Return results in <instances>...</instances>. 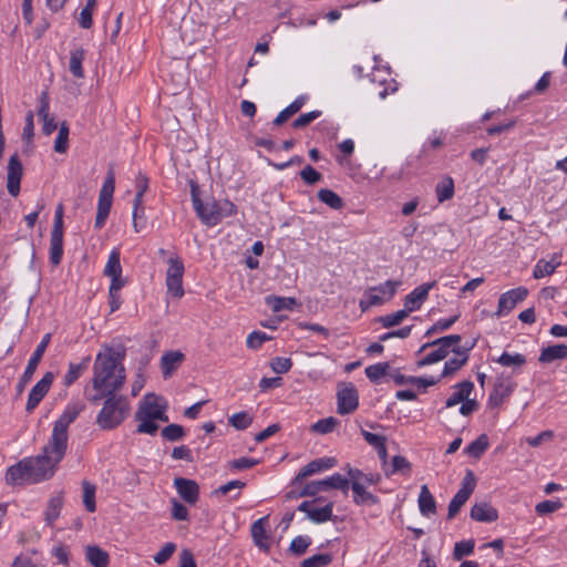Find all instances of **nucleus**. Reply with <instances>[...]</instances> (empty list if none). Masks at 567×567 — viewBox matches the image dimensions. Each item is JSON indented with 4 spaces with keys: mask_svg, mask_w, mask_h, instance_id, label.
<instances>
[{
    "mask_svg": "<svg viewBox=\"0 0 567 567\" xmlns=\"http://www.w3.org/2000/svg\"><path fill=\"white\" fill-rule=\"evenodd\" d=\"M84 405L72 403L66 406L61 416L54 422L51 437L42 453L35 457H25L10 466L6 472V483L11 486L37 484L51 478L55 466L62 461L68 449V429L73 423Z\"/></svg>",
    "mask_w": 567,
    "mask_h": 567,
    "instance_id": "obj_1",
    "label": "nucleus"
},
{
    "mask_svg": "<svg viewBox=\"0 0 567 567\" xmlns=\"http://www.w3.org/2000/svg\"><path fill=\"white\" fill-rule=\"evenodd\" d=\"M126 350L123 346H102L93 364L94 390H118L125 381L123 360Z\"/></svg>",
    "mask_w": 567,
    "mask_h": 567,
    "instance_id": "obj_2",
    "label": "nucleus"
},
{
    "mask_svg": "<svg viewBox=\"0 0 567 567\" xmlns=\"http://www.w3.org/2000/svg\"><path fill=\"white\" fill-rule=\"evenodd\" d=\"M99 400H103V405L96 416V424L102 430H113L128 416L130 402L126 395L120 392H100L91 398L93 402Z\"/></svg>",
    "mask_w": 567,
    "mask_h": 567,
    "instance_id": "obj_3",
    "label": "nucleus"
},
{
    "mask_svg": "<svg viewBox=\"0 0 567 567\" xmlns=\"http://www.w3.org/2000/svg\"><path fill=\"white\" fill-rule=\"evenodd\" d=\"M190 195L193 208L197 217L206 226H216L224 218L234 216L237 213L236 205L228 199L217 200L212 198L204 203L199 197L198 186L196 184L190 185Z\"/></svg>",
    "mask_w": 567,
    "mask_h": 567,
    "instance_id": "obj_4",
    "label": "nucleus"
},
{
    "mask_svg": "<svg viewBox=\"0 0 567 567\" xmlns=\"http://www.w3.org/2000/svg\"><path fill=\"white\" fill-rule=\"evenodd\" d=\"M166 410L167 401L162 395L155 392H147L135 414V419L140 422L136 431L138 433L154 435L158 430V425L155 421H168Z\"/></svg>",
    "mask_w": 567,
    "mask_h": 567,
    "instance_id": "obj_5",
    "label": "nucleus"
},
{
    "mask_svg": "<svg viewBox=\"0 0 567 567\" xmlns=\"http://www.w3.org/2000/svg\"><path fill=\"white\" fill-rule=\"evenodd\" d=\"M462 338L460 334H450L439 338L432 342L424 343L417 351L423 352L427 348H433L432 351L426 353L422 359L417 361L419 367L430 365L445 359L451 351L452 347L458 346Z\"/></svg>",
    "mask_w": 567,
    "mask_h": 567,
    "instance_id": "obj_6",
    "label": "nucleus"
},
{
    "mask_svg": "<svg viewBox=\"0 0 567 567\" xmlns=\"http://www.w3.org/2000/svg\"><path fill=\"white\" fill-rule=\"evenodd\" d=\"M401 285L400 280H386L378 286L369 287L364 290L363 297L359 301L360 309L365 311L371 307L381 306L390 301Z\"/></svg>",
    "mask_w": 567,
    "mask_h": 567,
    "instance_id": "obj_7",
    "label": "nucleus"
},
{
    "mask_svg": "<svg viewBox=\"0 0 567 567\" xmlns=\"http://www.w3.org/2000/svg\"><path fill=\"white\" fill-rule=\"evenodd\" d=\"M168 268L166 270V288L167 293L174 298H182L184 296L183 276L184 262L178 256H172L167 260Z\"/></svg>",
    "mask_w": 567,
    "mask_h": 567,
    "instance_id": "obj_8",
    "label": "nucleus"
},
{
    "mask_svg": "<svg viewBox=\"0 0 567 567\" xmlns=\"http://www.w3.org/2000/svg\"><path fill=\"white\" fill-rule=\"evenodd\" d=\"M332 488L347 492L349 488V480L343 477L341 474L336 473L321 481H311L302 487L299 492V496H315L320 492H326Z\"/></svg>",
    "mask_w": 567,
    "mask_h": 567,
    "instance_id": "obj_9",
    "label": "nucleus"
},
{
    "mask_svg": "<svg viewBox=\"0 0 567 567\" xmlns=\"http://www.w3.org/2000/svg\"><path fill=\"white\" fill-rule=\"evenodd\" d=\"M476 486V477L473 471L468 470L462 480V486L451 499L447 509V519H452L467 502Z\"/></svg>",
    "mask_w": 567,
    "mask_h": 567,
    "instance_id": "obj_10",
    "label": "nucleus"
},
{
    "mask_svg": "<svg viewBox=\"0 0 567 567\" xmlns=\"http://www.w3.org/2000/svg\"><path fill=\"white\" fill-rule=\"evenodd\" d=\"M388 379L392 380L396 386H406L408 390H425L439 382V378L430 377H412L404 375L399 371L388 373Z\"/></svg>",
    "mask_w": 567,
    "mask_h": 567,
    "instance_id": "obj_11",
    "label": "nucleus"
},
{
    "mask_svg": "<svg viewBox=\"0 0 567 567\" xmlns=\"http://www.w3.org/2000/svg\"><path fill=\"white\" fill-rule=\"evenodd\" d=\"M51 341V333H45L42 337V340L37 346L34 352L32 353L31 358L29 359L28 365L23 372V375L21 380L19 381L18 388L19 390H22L27 383L31 380L34 371L38 368L39 362L41 361L49 343Z\"/></svg>",
    "mask_w": 567,
    "mask_h": 567,
    "instance_id": "obj_12",
    "label": "nucleus"
},
{
    "mask_svg": "<svg viewBox=\"0 0 567 567\" xmlns=\"http://www.w3.org/2000/svg\"><path fill=\"white\" fill-rule=\"evenodd\" d=\"M528 295V290L524 287L511 289L501 295L498 299V308L496 315L504 317L508 315L518 302L523 301Z\"/></svg>",
    "mask_w": 567,
    "mask_h": 567,
    "instance_id": "obj_13",
    "label": "nucleus"
},
{
    "mask_svg": "<svg viewBox=\"0 0 567 567\" xmlns=\"http://www.w3.org/2000/svg\"><path fill=\"white\" fill-rule=\"evenodd\" d=\"M23 175V167L18 154L9 158L7 166V189L12 197H17L20 193V183Z\"/></svg>",
    "mask_w": 567,
    "mask_h": 567,
    "instance_id": "obj_14",
    "label": "nucleus"
},
{
    "mask_svg": "<svg viewBox=\"0 0 567 567\" xmlns=\"http://www.w3.org/2000/svg\"><path fill=\"white\" fill-rule=\"evenodd\" d=\"M436 285V281L426 282L414 288L404 298V308L411 313L419 310L429 297V292Z\"/></svg>",
    "mask_w": 567,
    "mask_h": 567,
    "instance_id": "obj_15",
    "label": "nucleus"
},
{
    "mask_svg": "<svg viewBox=\"0 0 567 567\" xmlns=\"http://www.w3.org/2000/svg\"><path fill=\"white\" fill-rule=\"evenodd\" d=\"M474 347V343L470 344L467 348H460L458 346L452 347V351L454 352V357L449 359L444 363V368L439 379L441 377H447L460 370L468 360V351Z\"/></svg>",
    "mask_w": 567,
    "mask_h": 567,
    "instance_id": "obj_16",
    "label": "nucleus"
},
{
    "mask_svg": "<svg viewBox=\"0 0 567 567\" xmlns=\"http://www.w3.org/2000/svg\"><path fill=\"white\" fill-rule=\"evenodd\" d=\"M114 190L115 176L113 171H109L99 194L97 210L111 212Z\"/></svg>",
    "mask_w": 567,
    "mask_h": 567,
    "instance_id": "obj_17",
    "label": "nucleus"
},
{
    "mask_svg": "<svg viewBox=\"0 0 567 567\" xmlns=\"http://www.w3.org/2000/svg\"><path fill=\"white\" fill-rule=\"evenodd\" d=\"M337 464V461L334 457H321L316 458L308 463L306 466H303L297 476L293 478V484L301 483L306 477L311 476L318 472H321L323 470H328L333 467Z\"/></svg>",
    "mask_w": 567,
    "mask_h": 567,
    "instance_id": "obj_18",
    "label": "nucleus"
},
{
    "mask_svg": "<svg viewBox=\"0 0 567 567\" xmlns=\"http://www.w3.org/2000/svg\"><path fill=\"white\" fill-rule=\"evenodd\" d=\"M174 485L179 494V496L187 502L188 504H195L198 499L199 486L198 484L188 478L176 477L174 480Z\"/></svg>",
    "mask_w": 567,
    "mask_h": 567,
    "instance_id": "obj_19",
    "label": "nucleus"
},
{
    "mask_svg": "<svg viewBox=\"0 0 567 567\" xmlns=\"http://www.w3.org/2000/svg\"><path fill=\"white\" fill-rule=\"evenodd\" d=\"M470 516L476 522L492 523L497 520L498 512L491 504L483 502L472 506Z\"/></svg>",
    "mask_w": 567,
    "mask_h": 567,
    "instance_id": "obj_20",
    "label": "nucleus"
},
{
    "mask_svg": "<svg viewBox=\"0 0 567 567\" xmlns=\"http://www.w3.org/2000/svg\"><path fill=\"white\" fill-rule=\"evenodd\" d=\"M471 392H455L446 401V408L454 406L461 403L460 412L462 415L467 416L477 410V403L475 400L468 399Z\"/></svg>",
    "mask_w": 567,
    "mask_h": 567,
    "instance_id": "obj_21",
    "label": "nucleus"
},
{
    "mask_svg": "<svg viewBox=\"0 0 567 567\" xmlns=\"http://www.w3.org/2000/svg\"><path fill=\"white\" fill-rule=\"evenodd\" d=\"M337 412L339 414H349L358 409V392H337Z\"/></svg>",
    "mask_w": 567,
    "mask_h": 567,
    "instance_id": "obj_22",
    "label": "nucleus"
},
{
    "mask_svg": "<svg viewBox=\"0 0 567 567\" xmlns=\"http://www.w3.org/2000/svg\"><path fill=\"white\" fill-rule=\"evenodd\" d=\"M183 360L184 354L178 350L165 352L161 358V369L164 378L171 377L179 368Z\"/></svg>",
    "mask_w": 567,
    "mask_h": 567,
    "instance_id": "obj_23",
    "label": "nucleus"
},
{
    "mask_svg": "<svg viewBox=\"0 0 567 567\" xmlns=\"http://www.w3.org/2000/svg\"><path fill=\"white\" fill-rule=\"evenodd\" d=\"M85 558L93 567H107L110 564L109 553L96 545L86 546Z\"/></svg>",
    "mask_w": 567,
    "mask_h": 567,
    "instance_id": "obj_24",
    "label": "nucleus"
},
{
    "mask_svg": "<svg viewBox=\"0 0 567 567\" xmlns=\"http://www.w3.org/2000/svg\"><path fill=\"white\" fill-rule=\"evenodd\" d=\"M351 488L353 492V502L357 505H375L380 502L377 495L368 492L363 484H360L358 481L351 483Z\"/></svg>",
    "mask_w": 567,
    "mask_h": 567,
    "instance_id": "obj_25",
    "label": "nucleus"
},
{
    "mask_svg": "<svg viewBox=\"0 0 567 567\" xmlns=\"http://www.w3.org/2000/svg\"><path fill=\"white\" fill-rule=\"evenodd\" d=\"M417 503L420 512L423 516L429 517L430 515L436 514V502L427 485L421 486Z\"/></svg>",
    "mask_w": 567,
    "mask_h": 567,
    "instance_id": "obj_26",
    "label": "nucleus"
},
{
    "mask_svg": "<svg viewBox=\"0 0 567 567\" xmlns=\"http://www.w3.org/2000/svg\"><path fill=\"white\" fill-rule=\"evenodd\" d=\"M144 196L143 195H136L133 199V212H132V218H133V228L135 233H141L145 226H146V218L144 216Z\"/></svg>",
    "mask_w": 567,
    "mask_h": 567,
    "instance_id": "obj_27",
    "label": "nucleus"
},
{
    "mask_svg": "<svg viewBox=\"0 0 567 567\" xmlns=\"http://www.w3.org/2000/svg\"><path fill=\"white\" fill-rule=\"evenodd\" d=\"M63 493L60 492L56 495L52 496L47 505L45 509V523L49 526H53L54 522L60 516L61 509L63 507Z\"/></svg>",
    "mask_w": 567,
    "mask_h": 567,
    "instance_id": "obj_28",
    "label": "nucleus"
},
{
    "mask_svg": "<svg viewBox=\"0 0 567 567\" xmlns=\"http://www.w3.org/2000/svg\"><path fill=\"white\" fill-rule=\"evenodd\" d=\"M265 519L266 518H259L251 525V537L254 539V543L257 547L260 549H264L266 551L269 550V544H268V535L265 528Z\"/></svg>",
    "mask_w": 567,
    "mask_h": 567,
    "instance_id": "obj_29",
    "label": "nucleus"
},
{
    "mask_svg": "<svg viewBox=\"0 0 567 567\" xmlns=\"http://www.w3.org/2000/svg\"><path fill=\"white\" fill-rule=\"evenodd\" d=\"M567 358V346L566 344H554L544 348L539 355V361L543 363H551L556 360H563Z\"/></svg>",
    "mask_w": 567,
    "mask_h": 567,
    "instance_id": "obj_30",
    "label": "nucleus"
},
{
    "mask_svg": "<svg viewBox=\"0 0 567 567\" xmlns=\"http://www.w3.org/2000/svg\"><path fill=\"white\" fill-rule=\"evenodd\" d=\"M85 50L82 48H75L70 52L69 70L71 74L76 79L84 78V71L82 63L85 59Z\"/></svg>",
    "mask_w": 567,
    "mask_h": 567,
    "instance_id": "obj_31",
    "label": "nucleus"
},
{
    "mask_svg": "<svg viewBox=\"0 0 567 567\" xmlns=\"http://www.w3.org/2000/svg\"><path fill=\"white\" fill-rule=\"evenodd\" d=\"M91 358L85 357L82 359L80 363H70L69 370L63 378V385L71 386L75 380L80 378V375L87 369L90 364Z\"/></svg>",
    "mask_w": 567,
    "mask_h": 567,
    "instance_id": "obj_32",
    "label": "nucleus"
},
{
    "mask_svg": "<svg viewBox=\"0 0 567 567\" xmlns=\"http://www.w3.org/2000/svg\"><path fill=\"white\" fill-rule=\"evenodd\" d=\"M560 265L557 257H553L550 260L540 259L534 267L533 276L536 279L544 278L551 275L556 268Z\"/></svg>",
    "mask_w": 567,
    "mask_h": 567,
    "instance_id": "obj_33",
    "label": "nucleus"
},
{
    "mask_svg": "<svg viewBox=\"0 0 567 567\" xmlns=\"http://www.w3.org/2000/svg\"><path fill=\"white\" fill-rule=\"evenodd\" d=\"M439 203L451 199L454 196V181L450 176L443 177L435 186Z\"/></svg>",
    "mask_w": 567,
    "mask_h": 567,
    "instance_id": "obj_34",
    "label": "nucleus"
},
{
    "mask_svg": "<svg viewBox=\"0 0 567 567\" xmlns=\"http://www.w3.org/2000/svg\"><path fill=\"white\" fill-rule=\"evenodd\" d=\"M103 274L106 277L122 275L121 254L118 249L114 248L110 252Z\"/></svg>",
    "mask_w": 567,
    "mask_h": 567,
    "instance_id": "obj_35",
    "label": "nucleus"
},
{
    "mask_svg": "<svg viewBox=\"0 0 567 567\" xmlns=\"http://www.w3.org/2000/svg\"><path fill=\"white\" fill-rule=\"evenodd\" d=\"M348 474L351 480V483L353 481H358L360 484H363L364 487L367 485H375L381 481L380 474H378V473L365 474L358 468H354V470L350 468Z\"/></svg>",
    "mask_w": 567,
    "mask_h": 567,
    "instance_id": "obj_36",
    "label": "nucleus"
},
{
    "mask_svg": "<svg viewBox=\"0 0 567 567\" xmlns=\"http://www.w3.org/2000/svg\"><path fill=\"white\" fill-rule=\"evenodd\" d=\"M488 447V437L486 434H481L476 440L470 443L465 453L472 457L480 458Z\"/></svg>",
    "mask_w": 567,
    "mask_h": 567,
    "instance_id": "obj_37",
    "label": "nucleus"
},
{
    "mask_svg": "<svg viewBox=\"0 0 567 567\" xmlns=\"http://www.w3.org/2000/svg\"><path fill=\"white\" fill-rule=\"evenodd\" d=\"M332 511V502L328 503L327 505L320 508L312 507V509L308 512V518L313 523L321 524L331 519Z\"/></svg>",
    "mask_w": 567,
    "mask_h": 567,
    "instance_id": "obj_38",
    "label": "nucleus"
},
{
    "mask_svg": "<svg viewBox=\"0 0 567 567\" xmlns=\"http://www.w3.org/2000/svg\"><path fill=\"white\" fill-rule=\"evenodd\" d=\"M412 470L411 463L408 461L406 457L402 455H395L392 458V466L391 470H385L384 473L389 477L395 473H401L403 475H410Z\"/></svg>",
    "mask_w": 567,
    "mask_h": 567,
    "instance_id": "obj_39",
    "label": "nucleus"
},
{
    "mask_svg": "<svg viewBox=\"0 0 567 567\" xmlns=\"http://www.w3.org/2000/svg\"><path fill=\"white\" fill-rule=\"evenodd\" d=\"M318 198L332 209H341L343 207L342 198L331 189L322 188L318 192Z\"/></svg>",
    "mask_w": 567,
    "mask_h": 567,
    "instance_id": "obj_40",
    "label": "nucleus"
},
{
    "mask_svg": "<svg viewBox=\"0 0 567 567\" xmlns=\"http://www.w3.org/2000/svg\"><path fill=\"white\" fill-rule=\"evenodd\" d=\"M69 133L70 128L64 121L60 124L58 136L54 141V151L60 154L66 153L69 148Z\"/></svg>",
    "mask_w": 567,
    "mask_h": 567,
    "instance_id": "obj_41",
    "label": "nucleus"
},
{
    "mask_svg": "<svg viewBox=\"0 0 567 567\" xmlns=\"http://www.w3.org/2000/svg\"><path fill=\"white\" fill-rule=\"evenodd\" d=\"M63 257V236H52L50 238V262L58 266Z\"/></svg>",
    "mask_w": 567,
    "mask_h": 567,
    "instance_id": "obj_42",
    "label": "nucleus"
},
{
    "mask_svg": "<svg viewBox=\"0 0 567 567\" xmlns=\"http://www.w3.org/2000/svg\"><path fill=\"white\" fill-rule=\"evenodd\" d=\"M496 362L506 368H519L526 363V358L520 353L503 352Z\"/></svg>",
    "mask_w": 567,
    "mask_h": 567,
    "instance_id": "obj_43",
    "label": "nucleus"
},
{
    "mask_svg": "<svg viewBox=\"0 0 567 567\" xmlns=\"http://www.w3.org/2000/svg\"><path fill=\"white\" fill-rule=\"evenodd\" d=\"M409 311L404 308L393 313H389L379 318V322L383 328L389 329L399 326L408 316Z\"/></svg>",
    "mask_w": 567,
    "mask_h": 567,
    "instance_id": "obj_44",
    "label": "nucleus"
},
{
    "mask_svg": "<svg viewBox=\"0 0 567 567\" xmlns=\"http://www.w3.org/2000/svg\"><path fill=\"white\" fill-rule=\"evenodd\" d=\"M390 364L386 362L372 364L365 368V375L372 382H378L382 378H388Z\"/></svg>",
    "mask_w": 567,
    "mask_h": 567,
    "instance_id": "obj_45",
    "label": "nucleus"
},
{
    "mask_svg": "<svg viewBox=\"0 0 567 567\" xmlns=\"http://www.w3.org/2000/svg\"><path fill=\"white\" fill-rule=\"evenodd\" d=\"M338 420L333 416L321 419L310 426V431L317 434H329L338 425Z\"/></svg>",
    "mask_w": 567,
    "mask_h": 567,
    "instance_id": "obj_46",
    "label": "nucleus"
},
{
    "mask_svg": "<svg viewBox=\"0 0 567 567\" xmlns=\"http://www.w3.org/2000/svg\"><path fill=\"white\" fill-rule=\"evenodd\" d=\"M83 487V504L87 512L93 513L96 509L95 505V486L87 481L82 482Z\"/></svg>",
    "mask_w": 567,
    "mask_h": 567,
    "instance_id": "obj_47",
    "label": "nucleus"
},
{
    "mask_svg": "<svg viewBox=\"0 0 567 567\" xmlns=\"http://www.w3.org/2000/svg\"><path fill=\"white\" fill-rule=\"evenodd\" d=\"M332 561L331 554H317L301 561L300 567H326Z\"/></svg>",
    "mask_w": 567,
    "mask_h": 567,
    "instance_id": "obj_48",
    "label": "nucleus"
},
{
    "mask_svg": "<svg viewBox=\"0 0 567 567\" xmlns=\"http://www.w3.org/2000/svg\"><path fill=\"white\" fill-rule=\"evenodd\" d=\"M310 545L311 539L308 536H297L291 540L288 551L295 556H301Z\"/></svg>",
    "mask_w": 567,
    "mask_h": 567,
    "instance_id": "obj_49",
    "label": "nucleus"
},
{
    "mask_svg": "<svg viewBox=\"0 0 567 567\" xmlns=\"http://www.w3.org/2000/svg\"><path fill=\"white\" fill-rule=\"evenodd\" d=\"M475 542L473 539L457 542L454 545L453 558L461 560L463 557L471 555L474 551Z\"/></svg>",
    "mask_w": 567,
    "mask_h": 567,
    "instance_id": "obj_50",
    "label": "nucleus"
},
{
    "mask_svg": "<svg viewBox=\"0 0 567 567\" xmlns=\"http://www.w3.org/2000/svg\"><path fill=\"white\" fill-rule=\"evenodd\" d=\"M458 318L460 313L454 315L450 318H443L437 320L431 328L426 330L425 336L430 337L433 333L449 330L458 320Z\"/></svg>",
    "mask_w": 567,
    "mask_h": 567,
    "instance_id": "obj_51",
    "label": "nucleus"
},
{
    "mask_svg": "<svg viewBox=\"0 0 567 567\" xmlns=\"http://www.w3.org/2000/svg\"><path fill=\"white\" fill-rule=\"evenodd\" d=\"M229 424L236 430H246L252 423V417L247 412H238L233 414L229 420Z\"/></svg>",
    "mask_w": 567,
    "mask_h": 567,
    "instance_id": "obj_52",
    "label": "nucleus"
},
{
    "mask_svg": "<svg viewBox=\"0 0 567 567\" xmlns=\"http://www.w3.org/2000/svg\"><path fill=\"white\" fill-rule=\"evenodd\" d=\"M268 303L276 312L281 310H291L296 306V299L290 297H272L268 299Z\"/></svg>",
    "mask_w": 567,
    "mask_h": 567,
    "instance_id": "obj_53",
    "label": "nucleus"
},
{
    "mask_svg": "<svg viewBox=\"0 0 567 567\" xmlns=\"http://www.w3.org/2000/svg\"><path fill=\"white\" fill-rule=\"evenodd\" d=\"M161 434L165 440L176 442L184 436L185 432L179 424H169L162 430Z\"/></svg>",
    "mask_w": 567,
    "mask_h": 567,
    "instance_id": "obj_54",
    "label": "nucleus"
},
{
    "mask_svg": "<svg viewBox=\"0 0 567 567\" xmlns=\"http://www.w3.org/2000/svg\"><path fill=\"white\" fill-rule=\"evenodd\" d=\"M321 114H322L321 111H317V110L308 112V113H303L292 122V127L293 128H302V127L309 125L311 122H313L318 117H320Z\"/></svg>",
    "mask_w": 567,
    "mask_h": 567,
    "instance_id": "obj_55",
    "label": "nucleus"
},
{
    "mask_svg": "<svg viewBox=\"0 0 567 567\" xmlns=\"http://www.w3.org/2000/svg\"><path fill=\"white\" fill-rule=\"evenodd\" d=\"M176 545L174 543H166L161 550L154 556V561L157 565L165 564L171 556L175 553Z\"/></svg>",
    "mask_w": 567,
    "mask_h": 567,
    "instance_id": "obj_56",
    "label": "nucleus"
},
{
    "mask_svg": "<svg viewBox=\"0 0 567 567\" xmlns=\"http://www.w3.org/2000/svg\"><path fill=\"white\" fill-rule=\"evenodd\" d=\"M563 506L560 501H543L535 506V511L538 515H546L554 513Z\"/></svg>",
    "mask_w": 567,
    "mask_h": 567,
    "instance_id": "obj_57",
    "label": "nucleus"
},
{
    "mask_svg": "<svg viewBox=\"0 0 567 567\" xmlns=\"http://www.w3.org/2000/svg\"><path fill=\"white\" fill-rule=\"evenodd\" d=\"M269 339L270 338L265 332L252 331L251 333L248 334L246 344L250 349H258L265 341Z\"/></svg>",
    "mask_w": 567,
    "mask_h": 567,
    "instance_id": "obj_58",
    "label": "nucleus"
},
{
    "mask_svg": "<svg viewBox=\"0 0 567 567\" xmlns=\"http://www.w3.org/2000/svg\"><path fill=\"white\" fill-rule=\"evenodd\" d=\"M301 179L308 184L313 185L318 183L321 179V174L317 172L312 166L307 165L303 167V169L300 172Z\"/></svg>",
    "mask_w": 567,
    "mask_h": 567,
    "instance_id": "obj_59",
    "label": "nucleus"
},
{
    "mask_svg": "<svg viewBox=\"0 0 567 567\" xmlns=\"http://www.w3.org/2000/svg\"><path fill=\"white\" fill-rule=\"evenodd\" d=\"M291 365L292 362L290 358L277 357L271 361V369L276 373H286L290 370Z\"/></svg>",
    "mask_w": 567,
    "mask_h": 567,
    "instance_id": "obj_60",
    "label": "nucleus"
},
{
    "mask_svg": "<svg viewBox=\"0 0 567 567\" xmlns=\"http://www.w3.org/2000/svg\"><path fill=\"white\" fill-rule=\"evenodd\" d=\"M258 463H259V461L255 460V458L240 457V458L231 461L229 463V467L233 470L241 471V470H247V468L254 467Z\"/></svg>",
    "mask_w": 567,
    "mask_h": 567,
    "instance_id": "obj_61",
    "label": "nucleus"
},
{
    "mask_svg": "<svg viewBox=\"0 0 567 567\" xmlns=\"http://www.w3.org/2000/svg\"><path fill=\"white\" fill-rule=\"evenodd\" d=\"M172 517L176 520H186L188 519V509L185 505L179 503L178 501H173L172 507Z\"/></svg>",
    "mask_w": 567,
    "mask_h": 567,
    "instance_id": "obj_62",
    "label": "nucleus"
},
{
    "mask_svg": "<svg viewBox=\"0 0 567 567\" xmlns=\"http://www.w3.org/2000/svg\"><path fill=\"white\" fill-rule=\"evenodd\" d=\"M172 457L174 460H184L189 463L193 462L192 451L185 445L174 447L172 451Z\"/></svg>",
    "mask_w": 567,
    "mask_h": 567,
    "instance_id": "obj_63",
    "label": "nucleus"
},
{
    "mask_svg": "<svg viewBox=\"0 0 567 567\" xmlns=\"http://www.w3.org/2000/svg\"><path fill=\"white\" fill-rule=\"evenodd\" d=\"M21 10L25 24L31 25L34 19L33 0H22Z\"/></svg>",
    "mask_w": 567,
    "mask_h": 567,
    "instance_id": "obj_64",
    "label": "nucleus"
}]
</instances>
